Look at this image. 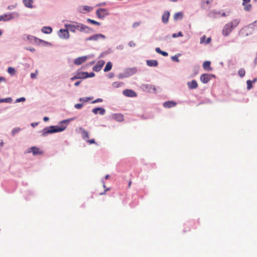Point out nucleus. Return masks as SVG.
I'll return each instance as SVG.
<instances>
[{"label": "nucleus", "mask_w": 257, "mask_h": 257, "mask_svg": "<svg viewBox=\"0 0 257 257\" xmlns=\"http://www.w3.org/2000/svg\"><path fill=\"white\" fill-rule=\"evenodd\" d=\"M65 27L73 33H75L76 31L86 33H90L93 32L92 29L90 27L75 22H73L70 24H65Z\"/></svg>", "instance_id": "obj_1"}, {"label": "nucleus", "mask_w": 257, "mask_h": 257, "mask_svg": "<svg viewBox=\"0 0 257 257\" xmlns=\"http://www.w3.org/2000/svg\"><path fill=\"white\" fill-rule=\"evenodd\" d=\"M66 126L63 125L50 126L44 128L43 131V135L46 136L49 134H53L63 131L66 128Z\"/></svg>", "instance_id": "obj_2"}, {"label": "nucleus", "mask_w": 257, "mask_h": 257, "mask_svg": "<svg viewBox=\"0 0 257 257\" xmlns=\"http://www.w3.org/2000/svg\"><path fill=\"white\" fill-rule=\"evenodd\" d=\"M79 130L81 132L82 137L86 142L88 143L89 144H95V142L94 139L89 140V133L88 132L85 130L82 127H79Z\"/></svg>", "instance_id": "obj_3"}, {"label": "nucleus", "mask_w": 257, "mask_h": 257, "mask_svg": "<svg viewBox=\"0 0 257 257\" xmlns=\"http://www.w3.org/2000/svg\"><path fill=\"white\" fill-rule=\"evenodd\" d=\"M96 15L98 18L103 19L109 15V12L106 9L101 8L96 11Z\"/></svg>", "instance_id": "obj_4"}, {"label": "nucleus", "mask_w": 257, "mask_h": 257, "mask_svg": "<svg viewBox=\"0 0 257 257\" xmlns=\"http://www.w3.org/2000/svg\"><path fill=\"white\" fill-rule=\"evenodd\" d=\"M68 31L69 30L67 29H60L58 33L59 36L62 39H68L70 37Z\"/></svg>", "instance_id": "obj_5"}, {"label": "nucleus", "mask_w": 257, "mask_h": 257, "mask_svg": "<svg viewBox=\"0 0 257 257\" xmlns=\"http://www.w3.org/2000/svg\"><path fill=\"white\" fill-rule=\"evenodd\" d=\"M27 153H32L33 155L36 156L43 154V152L36 147H32L27 150Z\"/></svg>", "instance_id": "obj_6"}, {"label": "nucleus", "mask_w": 257, "mask_h": 257, "mask_svg": "<svg viewBox=\"0 0 257 257\" xmlns=\"http://www.w3.org/2000/svg\"><path fill=\"white\" fill-rule=\"evenodd\" d=\"M214 75L213 74H203L200 76V80L203 83H207L211 80V78Z\"/></svg>", "instance_id": "obj_7"}, {"label": "nucleus", "mask_w": 257, "mask_h": 257, "mask_svg": "<svg viewBox=\"0 0 257 257\" xmlns=\"http://www.w3.org/2000/svg\"><path fill=\"white\" fill-rule=\"evenodd\" d=\"M137 72V69L136 68H130L126 69L124 73V77H127L135 74Z\"/></svg>", "instance_id": "obj_8"}, {"label": "nucleus", "mask_w": 257, "mask_h": 257, "mask_svg": "<svg viewBox=\"0 0 257 257\" xmlns=\"http://www.w3.org/2000/svg\"><path fill=\"white\" fill-rule=\"evenodd\" d=\"M105 38V36L101 34H97L93 35L88 38H87L86 39V41H97L98 39L101 38V39H104Z\"/></svg>", "instance_id": "obj_9"}, {"label": "nucleus", "mask_w": 257, "mask_h": 257, "mask_svg": "<svg viewBox=\"0 0 257 257\" xmlns=\"http://www.w3.org/2000/svg\"><path fill=\"white\" fill-rule=\"evenodd\" d=\"M232 30L233 29L230 27V25H229L228 23L224 27L222 30V34L225 36H227L231 32Z\"/></svg>", "instance_id": "obj_10"}, {"label": "nucleus", "mask_w": 257, "mask_h": 257, "mask_svg": "<svg viewBox=\"0 0 257 257\" xmlns=\"http://www.w3.org/2000/svg\"><path fill=\"white\" fill-rule=\"evenodd\" d=\"M123 94L127 97H136L137 96V93L133 90L131 89H125L123 91Z\"/></svg>", "instance_id": "obj_11"}, {"label": "nucleus", "mask_w": 257, "mask_h": 257, "mask_svg": "<svg viewBox=\"0 0 257 257\" xmlns=\"http://www.w3.org/2000/svg\"><path fill=\"white\" fill-rule=\"evenodd\" d=\"M105 63L104 61L101 60L98 61L96 65L93 67V70L95 71H99Z\"/></svg>", "instance_id": "obj_12"}, {"label": "nucleus", "mask_w": 257, "mask_h": 257, "mask_svg": "<svg viewBox=\"0 0 257 257\" xmlns=\"http://www.w3.org/2000/svg\"><path fill=\"white\" fill-rule=\"evenodd\" d=\"M242 1L244 10L246 11H250L251 8V5L250 4V0H242Z\"/></svg>", "instance_id": "obj_13"}, {"label": "nucleus", "mask_w": 257, "mask_h": 257, "mask_svg": "<svg viewBox=\"0 0 257 257\" xmlns=\"http://www.w3.org/2000/svg\"><path fill=\"white\" fill-rule=\"evenodd\" d=\"M87 58V57L86 56L78 57L75 60L74 64L77 65H79L85 62L86 61Z\"/></svg>", "instance_id": "obj_14"}, {"label": "nucleus", "mask_w": 257, "mask_h": 257, "mask_svg": "<svg viewBox=\"0 0 257 257\" xmlns=\"http://www.w3.org/2000/svg\"><path fill=\"white\" fill-rule=\"evenodd\" d=\"M177 103L173 101H166L163 103V106L165 108H171L176 105Z\"/></svg>", "instance_id": "obj_15"}, {"label": "nucleus", "mask_w": 257, "mask_h": 257, "mask_svg": "<svg viewBox=\"0 0 257 257\" xmlns=\"http://www.w3.org/2000/svg\"><path fill=\"white\" fill-rule=\"evenodd\" d=\"M92 112L94 114H97L98 113L101 115H103L105 113V109L101 107H96L92 109Z\"/></svg>", "instance_id": "obj_16"}, {"label": "nucleus", "mask_w": 257, "mask_h": 257, "mask_svg": "<svg viewBox=\"0 0 257 257\" xmlns=\"http://www.w3.org/2000/svg\"><path fill=\"white\" fill-rule=\"evenodd\" d=\"M169 16H170L169 12H167V11L165 12L162 16V22L165 24L167 23L169 21Z\"/></svg>", "instance_id": "obj_17"}, {"label": "nucleus", "mask_w": 257, "mask_h": 257, "mask_svg": "<svg viewBox=\"0 0 257 257\" xmlns=\"http://www.w3.org/2000/svg\"><path fill=\"white\" fill-rule=\"evenodd\" d=\"M12 18H13V16H12V14H5L3 16H0V21H9V20H11Z\"/></svg>", "instance_id": "obj_18"}, {"label": "nucleus", "mask_w": 257, "mask_h": 257, "mask_svg": "<svg viewBox=\"0 0 257 257\" xmlns=\"http://www.w3.org/2000/svg\"><path fill=\"white\" fill-rule=\"evenodd\" d=\"M240 23V20L239 19H234L231 21L229 23H228L229 25H230V27L231 28L234 29L235 27H236L238 24Z\"/></svg>", "instance_id": "obj_19"}, {"label": "nucleus", "mask_w": 257, "mask_h": 257, "mask_svg": "<svg viewBox=\"0 0 257 257\" xmlns=\"http://www.w3.org/2000/svg\"><path fill=\"white\" fill-rule=\"evenodd\" d=\"M188 86L190 89H195L197 87L198 84L196 80H193L191 82H188Z\"/></svg>", "instance_id": "obj_20"}, {"label": "nucleus", "mask_w": 257, "mask_h": 257, "mask_svg": "<svg viewBox=\"0 0 257 257\" xmlns=\"http://www.w3.org/2000/svg\"><path fill=\"white\" fill-rule=\"evenodd\" d=\"M147 64L150 67H156L158 65V62L156 60H147Z\"/></svg>", "instance_id": "obj_21"}, {"label": "nucleus", "mask_w": 257, "mask_h": 257, "mask_svg": "<svg viewBox=\"0 0 257 257\" xmlns=\"http://www.w3.org/2000/svg\"><path fill=\"white\" fill-rule=\"evenodd\" d=\"M203 68L207 71L212 70V68L210 67V62L208 61H205L203 64Z\"/></svg>", "instance_id": "obj_22"}, {"label": "nucleus", "mask_w": 257, "mask_h": 257, "mask_svg": "<svg viewBox=\"0 0 257 257\" xmlns=\"http://www.w3.org/2000/svg\"><path fill=\"white\" fill-rule=\"evenodd\" d=\"M23 2L24 5L26 7L29 8H33V0H23Z\"/></svg>", "instance_id": "obj_23"}, {"label": "nucleus", "mask_w": 257, "mask_h": 257, "mask_svg": "<svg viewBox=\"0 0 257 257\" xmlns=\"http://www.w3.org/2000/svg\"><path fill=\"white\" fill-rule=\"evenodd\" d=\"M78 79H84L87 78L88 72H80L77 73Z\"/></svg>", "instance_id": "obj_24"}, {"label": "nucleus", "mask_w": 257, "mask_h": 257, "mask_svg": "<svg viewBox=\"0 0 257 257\" xmlns=\"http://www.w3.org/2000/svg\"><path fill=\"white\" fill-rule=\"evenodd\" d=\"M42 32L45 34H50L52 32V29L50 27H45L42 29Z\"/></svg>", "instance_id": "obj_25"}, {"label": "nucleus", "mask_w": 257, "mask_h": 257, "mask_svg": "<svg viewBox=\"0 0 257 257\" xmlns=\"http://www.w3.org/2000/svg\"><path fill=\"white\" fill-rule=\"evenodd\" d=\"M112 64L110 62H108L107 63L104 69V72H108L110 71L112 68Z\"/></svg>", "instance_id": "obj_26"}, {"label": "nucleus", "mask_w": 257, "mask_h": 257, "mask_svg": "<svg viewBox=\"0 0 257 257\" xmlns=\"http://www.w3.org/2000/svg\"><path fill=\"white\" fill-rule=\"evenodd\" d=\"M183 16V15L182 13H181V12L177 13L175 14V15L174 16V18L176 20H178V19H182Z\"/></svg>", "instance_id": "obj_27"}, {"label": "nucleus", "mask_w": 257, "mask_h": 257, "mask_svg": "<svg viewBox=\"0 0 257 257\" xmlns=\"http://www.w3.org/2000/svg\"><path fill=\"white\" fill-rule=\"evenodd\" d=\"M12 101V99L11 97L0 99V103H3V102L11 103Z\"/></svg>", "instance_id": "obj_28"}, {"label": "nucleus", "mask_w": 257, "mask_h": 257, "mask_svg": "<svg viewBox=\"0 0 257 257\" xmlns=\"http://www.w3.org/2000/svg\"><path fill=\"white\" fill-rule=\"evenodd\" d=\"M87 22L91 23V24H94V25H98V26H99L100 25V23L96 21H94V20H91L90 19H87Z\"/></svg>", "instance_id": "obj_29"}, {"label": "nucleus", "mask_w": 257, "mask_h": 257, "mask_svg": "<svg viewBox=\"0 0 257 257\" xmlns=\"http://www.w3.org/2000/svg\"><path fill=\"white\" fill-rule=\"evenodd\" d=\"M238 75L241 77H242L245 75V70L243 68H241L238 70Z\"/></svg>", "instance_id": "obj_30"}, {"label": "nucleus", "mask_w": 257, "mask_h": 257, "mask_svg": "<svg viewBox=\"0 0 257 257\" xmlns=\"http://www.w3.org/2000/svg\"><path fill=\"white\" fill-rule=\"evenodd\" d=\"M8 72L9 74H10L11 75H14L16 73L15 69L14 68L11 67H10L8 68Z\"/></svg>", "instance_id": "obj_31"}, {"label": "nucleus", "mask_w": 257, "mask_h": 257, "mask_svg": "<svg viewBox=\"0 0 257 257\" xmlns=\"http://www.w3.org/2000/svg\"><path fill=\"white\" fill-rule=\"evenodd\" d=\"M211 2V1H209V0H203L202 2V7L205 8L206 7L205 5L206 4L210 5Z\"/></svg>", "instance_id": "obj_32"}, {"label": "nucleus", "mask_w": 257, "mask_h": 257, "mask_svg": "<svg viewBox=\"0 0 257 257\" xmlns=\"http://www.w3.org/2000/svg\"><path fill=\"white\" fill-rule=\"evenodd\" d=\"M182 36H183V34L181 32H179L177 34H173L172 35V37L173 38H177L178 37H182Z\"/></svg>", "instance_id": "obj_33"}, {"label": "nucleus", "mask_w": 257, "mask_h": 257, "mask_svg": "<svg viewBox=\"0 0 257 257\" xmlns=\"http://www.w3.org/2000/svg\"><path fill=\"white\" fill-rule=\"evenodd\" d=\"M246 82H247V89H250L252 87V82L250 80H247Z\"/></svg>", "instance_id": "obj_34"}, {"label": "nucleus", "mask_w": 257, "mask_h": 257, "mask_svg": "<svg viewBox=\"0 0 257 257\" xmlns=\"http://www.w3.org/2000/svg\"><path fill=\"white\" fill-rule=\"evenodd\" d=\"M103 188H104L105 189H104V192H103L100 193L99 194V195H104V194H105V193H106V191H108V190H110V189H109V188H106V186H105V184H104V183H103Z\"/></svg>", "instance_id": "obj_35"}, {"label": "nucleus", "mask_w": 257, "mask_h": 257, "mask_svg": "<svg viewBox=\"0 0 257 257\" xmlns=\"http://www.w3.org/2000/svg\"><path fill=\"white\" fill-rule=\"evenodd\" d=\"M83 10L87 12H90L92 10V8H90L89 6H84L83 7Z\"/></svg>", "instance_id": "obj_36"}, {"label": "nucleus", "mask_w": 257, "mask_h": 257, "mask_svg": "<svg viewBox=\"0 0 257 257\" xmlns=\"http://www.w3.org/2000/svg\"><path fill=\"white\" fill-rule=\"evenodd\" d=\"M141 24V22H135L133 24V27L135 28L139 27Z\"/></svg>", "instance_id": "obj_37"}, {"label": "nucleus", "mask_w": 257, "mask_h": 257, "mask_svg": "<svg viewBox=\"0 0 257 257\" xmlns=\"http://www.w3.org/2000/svg\"><path fill=\"white\" fill-rule=\"evenodd\" d=\"M74 106H75V108L79 109L82 107L83 104H80V103H77V104H76Z\"/></svg>", "instance_id": "obj_38"}, {"label": "nucleus", "mask_w": 257, "mask_h": 257, "mask_svg": "<svg viewBox=\"0 0 257 257\" xmlns=\"http://www.w3.org/2000/svg\"><path fill=\"white\" fill-rule=\"evenodd\" d=\"M20 131V128H15L13 130L12 133L13 135H14L16 133L19 132Z\"/></svg>", "instance_id": "obj_39"}, {"label": "nucleus", "mask_w": 257, "mask_h": 257, "mask_svg": "<svg viewBox=\"0 0 257 257\" xmlns=\"http://www.w3.org/2000/svg\"><path fill=\"white\" fill-rule=\"evenodd\" d=\"M26 100L25 98V97H21V98H19L18 99H17L16 100V102H21V101H25Z\"/></svg>", "instance_id": "obj_40"}, {"label": "nucleus", "mask_w": 257, "mask_h": 257, "mask_svg": "<svg viewBox=\"0 0 257 257\" xmlns=\"http://www.w3.org/2000/svg\"><path fill=\"white\" fill-rule=\"evenodd\" d=\"M37 74V72H36L35 73H32L31 74V78H32V79H35V78H36Z\"/></svg>", "instance_id": "obj_41"}, {"label": "nucleus", "mask_w": 257, "mask_h": 257, "mask_svg": "<svg viewBox=\"0 0 257 257\" xmlns=\"http://www.w3.org/2000/svg\"><path fill=\"white\" fill-rule=\"evenodd\" d=\"M128 45L130 47H135L136 46V44L134 41H131Z\"/></svg>", "instance_id": "obj_42"}, {"label": "nucleus", "mask_w": 257, "mask_h": 257, "mask_svg": "<svg viewBox=\"0 0 257 257\" xmlns=\"http://www.w3.org/2000/svg\"><path fill=\"white\" fill-rule=\"evenodd\" d=\"M94 75H95V74L93 72H91L90 73H88L87 78L88 77H92L94 76Z\"/></svg>", "instance_id": "obj_43"}, {"label": "nucleus", "mask_w": 257, "mask_h": 257, "mask_svg": "<svg viewBox=\"0 0 257 257\" xmlns=\"http://www.w3.org/2000/svg\"><path fill=\"white\" fill-rule=\"evenodd\" d=\"M160 54H162L164 56H167L168 55V54L167 52L163 51H162V52H161Z\"/></svg>", "instance_id": "obj_44"}, {"label": "nucleus", "mask_w": 257, "mask_h": 257, "mask_svg": "<svg viewBox=\"0 0 257 257\" xmlns=\"http://www.w3.org/2000/svg\"><path fill=\"white\" fill-rule=\"evenodd\" d=\"M15 7H16V6H15V5H11V6H8V9L9 10H13V9H14Z\"/></svg>", "instance_id": "obj_45"}, {"label": "nucleus", "mask_w": 257, "mask_h": 257, "mask_svg": "<svg viewBox=\"0 0 257 257\" xmlns=\"http://www.w3.org/2000/svg\"><path fill=\"white\" fill-rule=\"evenodd\" d=\"M172 60H173V61H176V62H178V61H179V59H178V57H176V56H173V57L172 58Z\"/></svg>", "instance_id": "obj_46"}, {"label": "nucleus", "mask_w": 257, "mask_h": 257, "mask_svg": "<svg viewBox=\"0 0 257 257\" xmlns=\"http://www.w3.org/2000/svg\"><path fill=\"white\" fill-rule=\"evenodd\" d=\"M102 99H101V98H98V99H96V100H94V101L92 102V103H96V102H101V101H102Z\"/></svg>", "instance_id": "obj_47"}, {"label": "nucleus", "mask_w": 257, "mask_h": 257, "mask_svg": "<svg viewBox=\"0 0 257 257\" xmlns=\"http://www.w3.org/2000/svg\"><path fill=\"white\" fill-rule=\"evenodd\" d=\"M252 27L254 29L255 28H257V21H255L252 24Z\"/></svg>", "instance_id": "obj_48"}, {"label": "nucleus", "mask_w": 257, "mask_h": 257, "mask_svg": "<svg viewBox=\"0 0 257 257\" xmlns=\"http://www.w3.org/2000/svg\"><path fill=\"white\" fill-rule=\"evenodd\" d=\"M211 38H207L206 40L205 41V43L206 44H209L210 42H211Z\"/></svg>", "instance_id": "obj_49"}, {"label": "nucleus", "mask_w": 257, "mask_h": 257, "mask_svg": "<svg viewBox=\"0 0 257 257\" xmlns=\"http://www.w3.org/2000/svg\"><path fill=\"white\" fill-rule=\"evenodd\" d=\"M90 98H88H88H86V99H83V98H80L79 99V100H80V101H87L88 100H90Z\"/></svg>", "instance_id": "obj_50"}, {"label": "nucleus", "mask_w": 257, "mask_h": 257, "mask_svg": "<svg viewBox=\"0 0 257 257\" xmlns=\"http://www.w3.org/2000/svg\"><path fill=\"white\" fill-rule=\"evenodd\" d=\"M76 79H78V76H77V74L75 75V76H74L73 77H72V78H71V80H75Z\"/></svg>", "instance_id": "obj_51"}, {"label": "nucleus", "mask_w": 257, "mask_h": 257, "mask_svg": "<svg viewBox=\"0 0 257 257\" xmlns=\"http://www.w3.org/2000/svg\"><path fill=\"white\" fill-rule=\"evenodd\" d=\"M156 51L157 53H158L160 54V53H161V52H162V50L160 49V48H158H158H156Z\"/></svg>", "instance_id": "obj_52"}, {"label": "nucleus", "mask_w": 257, "mask_h": 257, "mask_svg": "<svg viewBox=\"0 0 257 257\" xmlns=\"http://www.w3.org/2000/svg\"><path fill=\"white\" fill-rule=\"evenodd\" d=\"M80 83H81V81H77L75 83L74 85L75 86H77L80 84Z\"/></svg>", "instance_id": "obj_53"}, {"label": "nucleus", "mask_w": 257, "mask_h": 257, "mask_svg": "<svg viewBox=\"0 0 257 257\" xmlns=\"http://www.w3.org/2000/svg\"><path fill=\"white\" fill-rule=\"evenodd\" d=\"M43 120L44 121H47L49 120V118L47 116H45L44 118H43Z\"/></svg>", "instance_id": "obj_54"}, {"label": "nucleus", "mask_w": 257, "mask_h": 257, "mask_svg": "<svg viewBox=\"0 0 257 257\" xmlns=\"http://www.w3.org/2000/svg\"><path fill=\"white\" fill-rule=\"evenodd\" d=\"M113 86L114 87H118V84H117V82H114L113 83Z\"/></svg>", "instance_id": "obj_55"}, {"label": "nucleus", "mask_w": 257, "mask_h": 257, "mask_svg": "<svg viewBox=\"0 0 257 257\" xmlns=\"http://www.w3.org/2000/svg\"><path fill=\"white\" fill-rule=\"evenodd\" d=\"M205 38V37H203L201 38V41H200V42H201V43L204 42V39Z\"/></svg>", "instance_id": "obj_56"}, {"label": "nucleus", "mask_w": 257, "mask_h": 257, "mask_svg": "<svg viewBox=\"0 0 257 257\" xmlns=\"http://www.w3.org/2000/svg\"><path fill=\"white\" fill-rule=\"evenodd\" d=\"M109 178V175H106L105 176V179H108Z\"/></svg>", "instance_id": "obj_57"}, {"label": "nucleus", "mask_w": 257, "mask_h": 257, "mask_svg": "<svg viewBox=\"0 0 257 257\" xmlns=\"http://www.w3.org/2000/svg\"><path fill=\"white\" fill-rule=\"evenodd\" d=\"M221 16L222 17H225L226 16V14L225 13H223L222 14H221Z\"/></svg>", "instance_id": "obj_58"}, {"label": "nucleus", "mask_w": 257, "mask_h": 257, "mask_svg": "<svg viewBox=\"0 0 257 257\" xmlns=\"http://www.w3.org/2000/svg\"><path fill=\"white\" fill-rule=\"evenodd\" d=\"M5 78L3 77H0V81L4 80Z\"/></svg>", "instance_id": "obj_59"}, {"label": "nucleus", "mask_w": 257, "mask_h": 257, "mask_svg": "<svg viewBox=\"0 0 257 257\" xmlns=\"http://www.w3.org/2000/svg\"><path fill=\"white\" fill-rule=\"evenodd\" d=\"M131 181H130L129 183H128V187H130L131 186Z\"/></svg>", "instance_id": "obj_60"}, {"label": "nucleus", "mask_w": 257, "mask_h": 257, "mask_svg": "<svg viewBox=\"0 0 257 257\" xmlns=\"http://www.w3.org/2000/svg\"><path fill=\"white\" fill-rule=\"evenodd\" d=\"M171 2H176L177 0H170Z\"/></svg>", "instance_id": "obj_61"}, {"label": "nucleus", "mask_w": 257, "mask_h": 257, "mask_svg": "<svg viewBox=\"0 0 257 257\" xmlns=\"http://www.w3.org/2000/svg\"><path fill=\"white\" fill-rule=\"evenodd\" d=\"M2 33L1 31L0 30V36L2 35Z\"/></svg>", "instance_id": "obj_62"}, {"label": "nucleus", "mask_w": 257, "mask_h": 257, "mask_svg": "<svg viewBox=\"0 0 257 257\" xmlns=\"http://www.w3.org/2000/svg\"><path fill=\"white\" fill-rule=\"evenodd\" d=\"M65 122H66V120L63 121L61 122V123Z\"/></svg>", "instance_id": "obj_63"}]
</instances>
